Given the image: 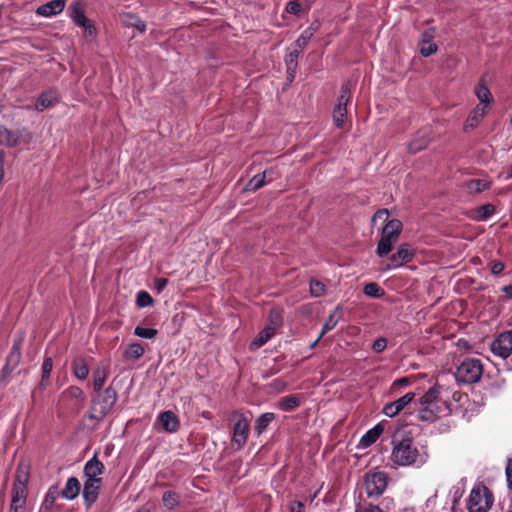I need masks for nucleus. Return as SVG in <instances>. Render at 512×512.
Masks as SVG:
<instances>
[{"label":"nucleus","mask_w":512,"mask_h":512,"mask_svg":"<svg viewBox=\"0 0 512 512\" xmlns=\"http://www.w3.org/2000/svg\"><path fill=\"white\" fill-rule=\"evenodd\" d=\"M391 460L397 466L421 467L428 460V452L424 446L418 447L411 437L394 438Z\"/></svg>","instance_id":"1"},{"label":"nucleus","mask_w":512,"mask_h":512,"mask_svg":"<svg viewBox=\"0 0 512 512\" xmlns=\"http://www.w3.org/2000/svg\"><path fill=\"white\" fill-rule=\"evenodd\" d=\"M417 418L424 422H434L451 413L449 404L442 399L441 387L432 386L420 399Z\"/></svg>","instance_id":"2"},{"label":"nucleus","mask_w":512,"mask_h":512,"mask_svg":"<svg viewBox=\"0 0 512 512\" xmlns=\"http://www.w3.org/2000/svg\"><path fill=\"white\" fill-rule=\"evenodd\" d=\"M97 393L98 395L92 401L87 417L96 422H100L114 407L117 401V392L113 387L109 386Z\"/></svg>","instance_id":"3"},{"label":"nucleus","mask_w":512,"mask_h":512,"mask_svg":"<svg viewBox=\"0 0 512 512\" xmlns=\"http://www.w3.org/2000/svg\"><path fill=\"white\" fill-rule=\"evenodd\" d=\"M68 14L72 22L79 28L83 29L84 37L93 40L97 35V29L92 20L85 15V7L82 1L76 0L72 2L68 8Z\"/></svg>","instance_id":"4"},{"label":"nucleus","mask_w":512,"mask_h":512,"mask_svg":"<svg viewBox=\"0 0 512 512\" xmlns=\"http://www.w3.org/2000/svg\"><path fill=\"white\" fill-rule=\"evenodd\" d=\"M483 373L481 360L476 358L464 359L456 368L455 379L464 384H473L480 380Z\"/></svg>","instance_id":"5"},{"label":"nucleus","mask_w":512,"mask_h":512,"mask_svg":"<svg viewBox=\"0 0 512 512\" xmlns=\"http://www.w3.org/2000/svg\"><path fill=\"white\" fill-rule=\"evenodd\" d=\"M402 230V223L397 219L389 220L382 229V235L377 245L379 257L388 255Z\"/></svg>","instance_id":"6"},{"label":"nucleus","mask_w":512,"mask_h":512,"mask_svg":"<svg viewBox=\"0 0 512 512\" xmlns=\"http://www.w3.org/2000/svg\"><path fill=\"white\" fill-rule=\"evenodd\" d=\"M492 504L493 495L487 487L481 486L472 489L468 500L469 512H487Z\"/></svg>","instance_id":"7"},{"label":"nucleus","mask_w":512,"mask_h":512,"mask_svg":"<svg viewBox=\"0 0 512 512\" xmlns=\"http://www.w3.org/2000/svg\"><path fill=\"white\" fill-rule=\"evenodd\" d=\"M27 474H17L13 483L10 512H23L27 500Z\"/></svg>","instance_id":"8"},{"label":"nucleus","mask_w":512,"mask_h":512,"mask_svg":"<svg viewBox=\"0 0 512 512\" xmlns=\"http://www.w3.org/2000/svg\"><path fill=\"white\" fill-rule=\"evenodd\" d=\"M352 87L353 85L350 81L345 82L341 86L340 95L333 111V121L337 128H342L345 124L347 104L351 98Z\"/></svg>","instance_id":"9"},{"label":"nucleus","mask_w":512,"mask_h":512,"mask_svg":"<svg viewBox=\"0 0 512 512\" xmlns=\"http://www.w3.org/2000/svg\"><path fill=\"white\" fill-rule=\"evenodd\" d=\"M364 487L368 497L380 496L387 487V474L382 471L367 473L364 477Z\"/></svg>","instance_id":"10"},{"label":"nucleus","mask_w":512,"mask_h":512,"mask_svg":"<svg viewBox=\"0 0 512 512\" xmlns=\"http://www.w3.org/2000/svg\"><path fill=\"white\" fill-rule=\"evenodd\" d=\"M414 257V249L408 243L401 244L397 252L392 254L387 263H383L381 269L383 271L397 269L402 267L405 263L410 262Z\"/></svg>","instance_id":"11"},{"label":"nucleus","mask_w":512,"mask_h":512,"mask_svg":"<svg viewBox=\"0 0 512 512\" xmlns=\"http://www.w3.org/2000/svg\"><path fill=\"white\" fill-rule=\"evenodd\" d=\"M491 351L502 359L509 357L512 353V331L499 334L491 344Z\"/></svg>","instance_id":"12"},{"label":"nucleus","mask_w":512,"mask_h":512,"mask_svg":"<svg viewBox=\"0 0 512 512\" xmlns=\"http://www.w3.org/2000/svg\"><path fill=\"white\" fill-rule=\"evenodd\" d=\"M415 396L414 392H408L395 401L385 404L382 409L383 414L390 418L395 417L409 405L416 404Z\"/></svg>","instance_id":"13"},{"label":"nucleus","mask_w":512,"mask_h":512,"mask_svg":"<svg viewBox=\"0 0 512 512\" xmlns=\"http://www.w3.org/2000/svg\"><path fill=\"white\" fill-rule=\"evenodd\" d=\"M249 428L250 425L248 419L245 416L240 415L233 426L232 438L233 443H235L238 448L242 447L246 443L249 435Z\"/></svg>","instance_id":"14"},{"label":"nucleus","mask_w":512,"mask_h":512,"mask_svg":"<svg viewBox=\"0 0 512 512\" xmlns=\"http://www.w3.org/2000/svg\"><path fill=\"white\" fill-rule=\"evenodd\" d=\"M101 482V479H86L82 494L87 508H90L96 502Z\"/></svg>","instance_id":"15"},{"label":"nucleus","mask_w":512,"mask_h":512,"mask_svg":"<svg viewBox=\"0 0 512 512\" xmlns=\"http://www.w3.org/2000/svg\"><path fill=\"white\" fill-rule=\"evenodd\" d=\"M474 94L479 101L477 106H482L484 109L488 110L494 103V97L490 89L487 87L484 78H481L477 85L474 87Z\"/></svg>","instance_id":"16"},{"label":"nucleus","mask_w":512,"mask_h":512,"mask_svg":"<svg viewBox=\"0 0 512 512\" xmlns=\"http://www.w3.org/2000/svg\"><path fill=\"white\" fill-rule=\"evenodd\" d=\"M66 6V0H51L36 9V15L50 18L59 15Z\"/></svg>","instance_id":"17"},{"label":"nucleus","mask_w":512,"mask_h":512,"mask_svg":"<svg viewBox=\"0 0 512 512\" xmlns=\"http://www.w3.org/2000/svg\"><path fill=\"white\" fill-rule=\"evenodd\" d=\"M157 421L163 430L168 433H174L179 429V419L172 411L161 412L157 417Z\"/></svg>","instance_id":"18"},{"label":"nucleus","mask_w":512,"mask_h":512,"mask_svg":"<svg viewBox=\"0 0 512 512\" xmlns=\"http://www.w3.org/2000/svg\"><path fill=\"white\" fill-rule=\"evenodd\" d=\"M103 463L94 455L84 466V475L87 479H101L100 475L104 472Z\"/></svg>","instance_id":"19"},{"label":"nucleus","mask_w":512,"mask_h":512,"mask_svg":"<svg viewBox=\"0 0 512 512\" xmlns=\"http://www.w3.org/2000/svg\"><path fill=\"white\" fill-rule=\"evenodd\" d=\"M318 29V25L311 24L307 27L300 36L295 40V42L290 46V48L297 50L298 52H302V50L307 46L310 39L316 33Z\"/></svg>","instance_id":"20"},{"label":"nucleus","mask_w":512,"mask_h":512,"mask_svg":"<svg viewBox=\"0 0 512 512\" xmlns=\"http://www.w3.org/2000/svg\"><path fill=\"white\" fill-rule=\"evenodd\" d=\"M487 112L488 110L484 109L482 106H475L473 110L470 112L464 124V130L469 131L476 128L478 124L483 120Z\"/></svg>","instance_id":"21"},{"label":"nucleus","mask_w":512,"mask_h":512,"mask_svg":"<svg viewBox=\"0 0 512 512\" xmlns=\"http://www.w3.org/2000/svg\"><path fill=\"white\" fill-rule=\"evenodd\" d=\"M58 101V94L55 90H49L43 92L35 103V109L37 111H43L49 107H52Z\"/></svg>","instance_id":"22"},{"label":"nucleus","mask_w":512,"mask_h":512,"mask_svg":"<svg viewBox=\"0 0 512 512\" xmlns=\"http://www.w3.org/2000/svg\"><path fill=\"white\" fill-rule=\"evenodd\" d=\"M433 35L431 32L426 31L422 34V38L420 41V54L423 57H429L432 54L436 53L438 50V46L432 41Z\"/></svg>","instance_id":"23"},{"label":"nucleus","mask_w":512,"mask_h":512,"mask_svg":"<svg viewBox=\"0 0 512 512\" xmlns=\"http://www.w3.org/2000/svg\"><path fill=\"white\" fill-rule=\"evenodd\" d=\"M80 482L76 477L68 478L61 496L67 500H74L80 492Z\"/></svg>","instance_id":"24"},{"label":"nucleus","mask_w":512,"mask_h":512,"mask_svg":"<svg viewBox=\"0 0 512 512\" xmlns=\"http://www.w3.org/2000/svg\"><path fill=\"white\" fill-rule=\"evenodd\" d=\"M429 134L428 131L419 132L413 140L408 144V150L411 153H417L423 149H425L429 144Z\"/></svg>","instance_id":"25"},{"label":"nucleus","mask_w":512,"mask_h":512,"mask_svg":"<svg viewBox=\"0 0 512 512\" xmlns=\"http://www.w3.org/2000/svg\"><path fill=\"white\" fill-rule=\"evenodd\" d=\"M71 369H72L73 375L78 380L83 381V380L87 379V377L89 375V367H88L85 359L82 357H77L72 361Z\"/></svg>","instance_id":"26"},{"label":"nucleus","mask_w":512,"mask_h":512,"mask_svg":"<svg viewBox=\"0 0 512 512\" xmlns=\"http://www.w3.org/2000/svg\"><path fill=\"white\" fill-rule=\"evenodd\" d=\"M384 431V427L381 423L376 424L373 428L368 430L361 438L360 444L366 448L377 441Z\"/></svg>","instance_id":"27"},{"label":"nucleus","mask_w":512,"mask_h":512,"mask_svg":"<svg viewBox=\"0 0 512 512\" xmlns=\"http://www.w3.org/2000/svg\"><path fill=\"white\" fill-rule=\"evenodd\" d=\"M301 53L292 48H288V52L285 56V63L287 68L288 77L292 80L295 77L297 66H298V58Z\"/></svg>","instance_id":"28"},{"label":"nucleus","mask_w":512,"mask_h":512,"mask_svg":"<svg viewBox=\"0 0 512 512\" xmlns=\"http://www.w3.org/2000/svg\"><path fill=\"white\" fill-rule=\"evenodd\" d=\"M274 420L275 414L272 412L261 414L255 421V433L261 435Z\"/></svg>","instance_id":"29"},{"label":"nucleus","mask_w":512,"mask_h":512,"mask_svg":"<svg viewBox=\"0 0 512 512\" xmlns=\"http://www.w3.org/2000/svg\"><path fill=\"white\" fill-rule=\"evenodd\" d=\"M275 334V328L272 326H266L259 334L254 338L251 343L253 348H260L266 344L272 336Z\"/></svg>","instance_id":"30"},{"label":"nucleus","mask_w":512,"mask_h":512,"mask_svg":"<svg viewBox=\"0 0 512 512\" xmlns=\"http://www.w3.org/2000/svg\"><path fill=\"white\" fill-rule=\"evenodd\" d=\"M145 350L139 343H131L123 351V358L127 360H137L141 358Z\"/></svg>","instance_id":"31"},{"label":"nucleus","mask_w":512,"mask_h":512,"mask_svg":"<svg viewBox=\"0 0 512 512\" xmlns=\"http://www.w3.org/2000/svg\"><path fill=\"white\" fill-rule=\"evenodd\" d=\"M300 405V399L296 396L283 397L278 401L277 407L284 411L290 412Z\"/></svg>","instance_id":"32"},{"label":"nucleus","mask_w":512,"mask_h":512,"mask_svg":"<svg viewBox=\"0 0 512 512\" xmlns=\"http://www.w3.org/2000/svg\"><path fill=\"white\" fill-rule=\"evenodd\" d=\"M108 371L103 368H97L93 372V388L95 392H100L107 379Z\"/></svg>","instance_id":"33"},{"label":"nucleus","mask_w":512,"mask_h":512,"mask_svg":"<svg viewBox=\"0 0 512 512\" xmlns=\"http://www.w3.org/2000/svg\"><path fill=\"white\" fill-rule=\"evenodd\" d=\"M270 172L271 171L265 170L263 173L253 176L249 180V182L246 184L245 190L256 191V190L260 189L261 187H263L266 183L265 182L266 175Z\"/></svg>","instance_id":"34"},{"label":"nucleus","mask_w":512,"mask_h":512,"mask_svg":"<svg viewBox=\"0 0 512 512\" xmlns=\"http://www.w3.org/2000/svg\"><path fill=\"white\" fill-rule=\"evenodd\" d=\"M469 193H480L490 188V183L481 179H472L466 183Z\"/></svg>","instance_id":"35"},{"label":"nucleus","mask_w":512,"mask_h":512,"mask_svg":"<svg viewBox=\"0 0 512 512\" xmlns=\"http://www.w3.org/2000/svg\"><path fill=\"white\" fill-rule=\"evenodd\" d=\"M339 307L335 309L333 313H331L328 319L322 326L320 337H323L326 333L333 330L339 322L340 316L338 315Z\"/></svg>","instance_id":"36"},{"label":"nucleus","mask_w":512,"mask_h":512,"mask_svg":"<svg viewBox=\"0 0 512 512\" xmlns=\"http://www.w3.org/2000/svg\"><path fill=\"white\" fill-rule=\"evenodd\" d=\"M17 143L16 135L5 128L3 125H0V144L14 146Z\"/></svg>","instance_id":"37"},{"label":"nucleus","mask_w":512,"mask_h":512,"mask_svg":"<svg viewBox=\"0 0 512 512\" xmlns=\"http://www.w3.org/2000/svg\"><path fill=\"white\" fill-rule=\"evenodd\" d=\"M363 292L366 296L376 299L383 297L385 294L384 290L374 282L366 284Z\"/></svg>","instance_id":"38"},{"label":"nucleus","mask_w":512,"mask_h":512,"mask_svg":"<svg viewBox=\"0 0 512 512\" xmlns=\"http://www.w3.org/2000/svg\"><path fill=\"white\" fill-rule=\"evenodd\" d=\"M162 501H163L164 506L167 509L172 510L176 506H178L179 496L177 495L176 492L169 490V491L164 492V494L162 496Z\"/></svg>","instance_id":"39"},{"label":"nucleus","mask_w":512,"mask_h":512,"mask_svg":"<svg viewBox=\"0 0 512 512\" xmlns=\"http://www.w3.org/2000/svg\"><path fill=\"white\" fill-rule=\"evenodd\" d=\"M63 395L71 400L84 401V392L78 386H70L63 391Z\"/></svg>","instance_id":"40"},{"label":"nucleus","mask_w":512,"mask_h":512,"mask_svg":"<svg viewBox=\"0 0 512 512\" xmlns=\"http://www.w3.org/2000/svg\"><path fill=\"white\" fill-rule=\"evenodd\" d=\"M153 302L154 300L152 296L144 290L139 291L136 295V305L139 308L149 307L153 304Z\"/></svg>","instance_id":"41"},{"label":"nucleus","mask_w":512,"mask_h":512,"mask_svg":"<svg viewBox=\"0 0 512 512\" xmlns=\"http://www.w3.org/2000/svg\"><path fill=\"white\" fill-rule=\"evenodd\" d=\"M310 293L313 297H321L324 295L326 291V286L319 280L311 279L310 280Z\"/></svg>","instance_id":"42"},{"label":"nucleus","mask_w":512,"mask_h":512,"mask_svg":"<svg viewBox=\"0 0 512 512\" xmlns=\"http://www.w3.org/2000/svg\"><path fill=\"white\" fill-rule=\"evenodd\" d=\"M134 334L140 338L153 339L158 334V331L154 328L137 326L134 329Z\"/></svg>","instance_id":"43"},{"label":"nucleus","mask_w":512,"mask_h":512,"mask_svg":"<svg viewBox=\"0 0 512 512\" xmlns=\"http://www.w3.org/2000/svg\"><path fill=\"white\" fill-rule=\"evenodd\" d=\"M494 211L495 208L492 204L482 205L477 209L478 219L481 221H485L493 215Z\"/></svg>","instance_id":"44"},{"label":"nucleus","mask_w":512,"mask_h":512,"mask_svg":"<svg viewBox=\"0 0 512 512\" xmlns=\"http://www.w3.org/2000/svg\"><path fill=\"white\" fill-rule=\"evenodd\" d=\"M355 512H384L378 506L368 502H358L355 505Z\"/></svg>","instance_id":"45"},{"label":"nucleus","mask_w":512,"mask_h":512,"mask_svg":"<svg viewBox=\"0 0 512 512\" xmlns=\"http://www.w3.org/2000/svg\"><path fill=\"white\" fill-rule=\"evenodd\" d=\"M58 497V489L56 486H51L45 495L44 505L47 509L51 508Z\"/></svg>","instance_id":"46"},{"label":"nucleus","mask_w":512,"mask_h":512,"mask_svg":"<svg viewBox=\"0 0 512 512\" xmlns=\"http://www.w3.org/2000/svg\"><path fill=\"white\" fill-rule=\"evenodd\" d=\"M53 369V361L51 357H46L42 363V376H43V382L48 381L51 371Z\"/></svg>","instance_id":"47"},{"label":"nucleus","mask_w":512,"mask_h":512,"mask_svg":"<svg viewBox=\"0 0 512 512\" xmlns=\"http://www.w3.org/2000/svg\"><path fill=\"white\" fill-rule=\"evenodd\" d=\"M301 4L297 0H291L286 4L285 10L293 15H297L301 11Z\"/></svg>","instance_id":"48"},{"label":"nucleus","mask_w":512,"mask_h":512,"mask_svg":"<svg viewBox=\"0 0 512 512\" xmlns=\"http://www.w3.org/2000/svg\"><path fill=\"white\" fill-rule=\"evenodd\" d=\"M386 347H387V340L384 337L377 338L373 342V345H372V349L377 353L384 351L386 349Z\"/></svg>","instance_id":"49"},{"label":"nucleus","mask_w":512,"mask_h":512,"mask_svg":"<svg viewBox=\"0 0 512 512\" xmlns=\"http://www.w3.org/2000/svg\"><path fill=\"white\" fill-rule=\"evenodd\" d=\"M505 474H506L507 486L509 489H512V459L508 460V463H507L506 469H505Z\"/></svg>","instance_id":"50"},{"label":"nucleus","mask_w":512,"mask_h":512,"mask_svg":"<svg viewBox=\"0 0 512 512\" xmlns=\"http://www.w3.org/2000/svg\"><path fill=\"white\" fill-rule=\"evenodd\" d=\"M167 284H168V279L162 278V277L156 278L154 281V287L158 293H161L165 289Z\"/></svg>","instance_id":"51"},{"label":"nucleus","mask_w":512,"mask_h":512,"mask_svg":"<svg viewBox=\"0 0 512 512\" xmlns=\"http://www.w3.org/2000/svg\"><path fill=\"white\" fill-rule=\"evenodd\" d=\"M290 512H304V504L300 501H292L289 505Z\"/></svg>","instance_id":"52"},{"label":"nucleus","mask_w":512,"mask_h":512,"mask_svg":"<svg viewBox=\"0 0 512 512\" xmlns=\"http://www.w3.org/2000/svg\"><path fill=\"white\" fill-rule=\"evenodd\" d=\"M387 218H388V210L380 209L374 214L372 221L375 223L377 220H387Z\"/></svg>","instance_id":"53"},{"label":"nucleus","mask_w":512,"mask_h":512,"mask_svg":"<svg viewBox=\"0 0 512 512\" xmlns=\"http://www.w3.org/2000/svg\"><path fill=\"white\" fill-rule=\"evenodd\" d=\"M504 268H505V266L502 262L496 261V262H493L491 265V272L494 275H499L500 273L503 272Z\"/></svg>","instance_id":"54"},{"label":"nucleus","mask_w":512,"mask_h":512,"mask_svg":"<svg viewBox=\"0 0 512 512\" xmlns=\"http://www.w3.org/2000/svg\"><path fill=\"white\" fill-rule=\"evenodd\" d=\"M20 358V348L14 344L13 347H12V350L10 352V355L8 357V362L12 361V360H15V362H18Z\"/></svg>","instance_id":"55"},{"label":"nucleus","mask_w":512,"mask_h":512,"mask_svg":"<svg viewBox=\"0 0 512 512\" xmlns=\"http://www.w3.org/2000/svg\"><path fill=\"white\" fill-rule=\"evenodd\" d=\"M132 18L134 21L131 22L130 24L133 25L134 27H136L139 31L144 32L146 29L145 23L137 17H132Z\"/></svg>","instance_id":"56"},{"label":"nucleus","mask_w":512,"mask_h":512,"mask_svg":"<svg viewBox=\"0 0 512 512\" xmlns=\"http://www.w3.org/2000/svg\"><path fill=\"white\" fill-rule=\"evenodd\" d=\"M501 290L505 293L507 298L512 299V285L503 286Z\"/></svg>","instance_id":"57"},{"label":"nucleus","mask_w":512,"mask_h":512,"mask_svg":"<svg viewBox=\"0 0 512 512\" xmlns=\"http://www.w3.org/2000/svg\"><path fill=\"white\" fill-rule=\"evenodd\" d=\"M395 384L399 385V386H407L409 384V379L404 377V378H400L398 380L395 381Z\"/></svg>","instance_id":"58"},{"label":"nucleus","mask_w":512,"mask_h":512,"mask_svg":"<svg viewBox=\"0 0 512 512\" xmlns=\"http://www.w3.org/2000/svg\"><path fill=\"white\" fill-rule=\"evenodd\" d=\"M321 338H322V337H320V335H319V336H318V338H317L314 342H312V343L310 344V346H309V347H310V349L315 348V347H316V345L318 344V342L320 341V339H321Z\"/></svg>","instance_id":"59"},{"label":"nucleus","mask_w":512,"mask_h":512,"mask_svg":"<svg viewBox=\"0 0 512 512\" xmlns=\"http://www.w3.org/2000/svg\"><path fill=\"white\" fill-rule=\"evenodd\" d=\"M512 178V168L509 170V172L507 173V175L505 176V179L506 180H509Z\"/></svg>","instance_id":"60"},{"label":"nucleus","mask_w":512,"mask_h":512,"mask_svg":"<svg viewBox=\"0 0 512 512\" xmlns=\"http://www.w3.org/2000/svg\"><path fill=\"white\" fill-rule=\"evenodd\" d=\"M47 383H48V381L43 382V378H42V379H41V382H40V387H41V388H45V387H46V385H47Z\"/></svg>","instance_id":"61"},{"label":"nucleus","mask_w":512,"mask_h":512,"mask_svg":"<svg viewBox=\"0 0 512 512\" xmlns=\"http://www.w3.org/2000/svg\"><path fill=\"white\" fill-rule=\"evenodd\" d=\"M0 154H4L2 150H0Z\"/></svg>","instance_id":"62"},{"label":"nucleus","mask_w":512,"mask_h":512,"mask_svg":"<svg viewBox=\"0 0 512 512\" xmlns=\"http://www.w3.org/2000/svg\"><path fill=\"white\" fill-rule=\"evenodd\" d=\"M511 122H512V117H511Z\"/></svg>","instance_id":"63"},{"label":"nucleus","mask_w":512,"mask_h":512,"mask_svg":"<svg viewBox=\"0 0 512 512\" xmlns=\"http://www.w3.org/2000/svg\"><path fill=\"white\" fill-rule=\"evenodd\" d=\"M509 512H512V510H511V511H509Z\"/></svg>","instance_id":"64"}]
</instances>
